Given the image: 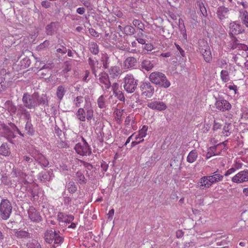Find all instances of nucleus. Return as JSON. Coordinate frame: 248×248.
<instances>
[{
    "label": "nucleus",
    "instance_id": "1",
    "mask_svg": "<svg viewBox=\"0 0 248 248\" xmlns=\"http://www.w3.org/2000/svg\"><path fill=\"white\" fill-rule=\"evenodd\" d=\"M11 175L10 180L11 186L16 187L19 185L22 190L30 192L32 196H35V194L33 193L31 189L35 185L27 180L26 179L27 174L25 172L19 169H15L13 170Z\"/></svg>",
    "mask_w": 248,
    "mask_h": 248
},
{
    "label": "nucleus",
    "instance_id": "2",
    "mask_svg": "<svg viewBox=\"0 0 248 248\" xmlns=\"http://www.w3.org/2000/svg\"><path fill=\"white\" fill-rule=\"evenodd\" d=\"M93 110L90 99L85 97L83 108H80L76 113V118L80 122H90L93 117Z\"/></svg>",
    "mask_w": 248,
    "mask_h": 248
},
{
    "label": "nucleus",
    "instance_id": "3",
    "mask_svg": "<svg viewBox=\"0 0 248 248\" xmlns=\"http://www.w3.org/2000/svg\"><path fill=\"white\" fill-rule=\"evenodd\" d=\"M149 79L152 83L164 88H168L170 86V82L162 72H152L149 76Z\"/></svg>",
    "mask_w": 248,
    "mask_h": 248
},
{
    "label": "nucleus",
    "instance_id": "4",
    "mask_svg": "<svg viewBox=\"0 0 248 248\" xmlns=\"http://www.w3.org/2000/svg\"><path fill=\"white\" fill-rule=\"evenodd\" d=\"M224 47V50L226 52L235 49H242L246 51L248 48L246 45L240 43L236 38L233 35L230 36V40L225 44Z\"/></svg>",
    "mask_w": 248,
    "mask_h": 248
},
{
    "label": "nucleus",
    "instance_id": "5",
    "mask_svg": "<svg viewBox=\"0 0 248 248\" xmlns=\"http://www.w3.org/2000/svg\"><path fill=\"white\" fill-rule=\"evenodd\" d=\"M12 211L11 202L7 199H2L0 203V216L4 220L9 218Z\"/></svg>",
    "mask_w": 248,
    "mask_h": 248
},
{
    "label": "nucleus",
    "instance_id": "6",
    "mask_svg": "<svg viewBox=\"0 0 248 248\" xmlns=\"http://www.w3.org/2000/svg\"><path fill=\"white\" fill-rule=\"evenodd\" d=\"M137 80H136L133 76L127 74L124 78V88L128 93H133L137 86Z\"/></svg>",
    "mask_w": 248,
    "mask_h": 248
},
{
    "label": "nucleus",
    "instance_id": "7",
    "mask_svg": "<svg viewBox=\"0 0 248 248\" xmlns=\"http://www.w3.org/2000/svg\"><path fill=\"white\" fill-rule=\"evenodd\" d=\"M22 101L25 107L31 109L37 106V93L31 95L28 93L24 94Z\"/></svg>",
    "mask_w": 248,
    "mask_h": 248
},
{
    "label": "nucleus",
    "instance_id": "8",
    "mask_svg": "<svg viewBox=\"0 0 248 248\" xmlns=\"http://www.w3.org/2000/svg\"><path fill=\"white\" fill-rule=\"evenodd\" d=\"M82 142L76 144L74 147L76 153L82 156L89 155L91 153V149L85 140L82 137Z\"/></svg>",
    "mask_w": 248,
    "mask_h": 248
},
{
    "label": "nucleus",
    "instance_id": "9",
    "mask_svg": "<svg viewBox=\"0 0 248 248\" xmlns=\"http://www.w3.org/2000/svg\"><path fill=\"white\" fill-rule=\"evenodd\" d=\"M199 49L205 61L207 62H210L212 60V55L207 42L204 40H200L199 41Z\"/></svg>",
    "mask_w": 248,
    "mask_h": 248
},
{
    "label": "nucleus",
    "instance_id": "10",
    "mask_svg": "<svg viewBox=\"0 0 248 248\" xmlns=\"http://www.w3.org/2000/svg\"><path fill=\"white\" fill-rule=\"evenodd\" d=\"M140 88L142 94L146 97L151 98L153 95L155 89L149 82H142L140 85Z\"/></svg>",
    "mask_w": 248,
    "mask_h": 248
},
{
    "label": "nucleus",
    "instance_id": "11",
    "mask_svg": "<svg viewBox=\"0 0 248 248\" xmlns=\"http://www.w3.org/2000/svg\"><path fill=\"white\" fill-rule=\"evenodd\" d=\"M232 181L235 183H242L248 181V170L239 171L232 178Z\"/></svg>",
    "mask_w": 248,
    "mask_h": 248
},
{
    "label": "nucleus",
    "instance_id": "12",
    "mask_svg": "<svg viewBox=\"0 0 248 248\" xmlns=\"http://www.w3.org/2000/svg\"><path fill=\"white\" fill-rule=\"evenodd\" d=\"M147 106L152 109L158 111L164 110L167 108V106L164 102L155 100H151L149 101Z\"/></svg>",
    "mask_w": 248,
    "mask_h": 248
},
{
    "label": "nucleus",
    "instance_id": "13",
    "mask_svg": "<svg viewBox=\"0 0 248 248\" xmlns=\"http://www.w3.org/2000/svg\"><path fill=\"white\" fill-rule=\"evenodd\" d=\"M215 106L218 110L222 111L229 110L232 108L230 103L227 100L224 99L217 100Z\"/></svg>",
    "mask_w": 248,
    "mask_h": 248
},
{
    "label": "nucleus",
    "instance_id": "14",
    "mask_svg": "<svg viewBox=\"0 0 248 248\" xmlns=\"http://www.w3.org/2000/svg\"><path fill=\"white\" fill-rule=\"evenodd\" d=\"M98 82L103 90H107L110 87V82L108 76L105 73H101L99 75Z\"/></svg>",
    "mask_w": 248,
    "mask_h": 248
},
{
    "label": "nucleus",
    "instance_id": "15",
    "mask_svg": "<svg viewBox=\"0 0 248 248\" xmlns=\"http://www.w3.org/2000/svg\"><path fill=\"white\" fill-rule=\"evenodd\" d=\"M28 216L31 221L39 222L41 221L42 217L40 213L33 207H30L28 211Z\"/></svg>",
    "mask_w": 248,
    "mask_h": 248
},
{
    "label": "nucleus",
    "instance_id": "16",
    "mask_svg": "<svg viewBox=\"0 0 248 248\" xmlns=\"http://www.w3.org/2000/svg\"><path fill=\"white\" fill-rule=\"evenodd\" d=\"M229 13V10L224 6H219L217 10V15L218 18L222 21L228 18Z\"/></svg>",
    "mask_w": 248,
    "mask_h": 248
},
{
    "label": "nucleus",
    "instance_id": "17",
    "mask_svg": "<svg viewBox=\"0 0 248 248\" xmlns=\"http://www.w3.org/2000/svg\"><path fill=\"white\" fill-rule=\"evenodd\" d=\"M230 32L232 35L239 34L244 31L241 26L236 22H232L229 25Z\"/></svg>",
    "mask_w": 248,
    "mask_h": 248
},
{
    "label": "nucleus",
    "instance_id": "18",
    "mask_svg": "<svg viewBox=\"0 0 248 248\" xmlns=\"http://www.w3.org/2000/svg\"><path fill=\"white\" fill-rule=\"evenodd\" d=\"M54 177L52 171H42L39 173L38 176V179L43 183H46L52 179Z\"/></svg>",
    "mask_w": 248,
    "mask_h": 248
},
{
    "label": "nucleus",
    "instance_id": "19",
    "mask_svg": "<svg viewBox=\"0 0 248 248\" xmlns=\"http://www.w3.org/2000/svg\"><path fill=\"white\" fill-rule=\"evenodd\" d=\"M148 129V126L144 125L142 126L141 129L139 130L138 133H135L134 135L135 140H138L140 143L144 141V138L147 135V132Z\"/></svg>",
    "mask_w": 248,
    "mask_h": 248
},
{
    "label": "nucleus",
    "instance_id": "20",
    "mask_svg": "<svg viewBox=\"0 0 248 248\" xmlns=\"http://www.w3.org/2000/svg\"><path fill=\"white\" fill-rule=\"evenodd\" d=\"M137 64L136 59L133 57H128L124 62V68L125 69H134Z\"/></svg>",
    "mask_w": 248,
    "mask_h": 248
},
{
    "label": "nucleus",
    "instance_id": "21",
    "mask_svg": "<svg viewBox=\"0 0 248 248\" xmlns=\"http://www.w3.org/2000/svg\"><path fill=\"white\" fill-rule=\"evenodd\" d=\"M58 220L60 222L69 223L74 219V217L71 215H66L62 212H59L57 216Z\"/></svg>",
    "mask_w": 248,
    "mask_h": 248
},
{
    "label": "nucleus",
    "instance_id": "22",
    "mask_svg": "<svg viewBox=\"0 0 248 248\" xmlns=\"http://www.w3.org/2000/svg\"><path fill=\"white\" fill-rule=\"evenodd\" d=\"M201 189H205L209 188L213 184L210 178L208 176H203L199 181Z\"/></svg>",
    "mask_w": 248,
    "mask_h": 248
},
{
    "label": "nucleus",
    "instance_id": "23",
    "mask_svg": "<svg viewBox=\"0 0 248 248\" xmlns=\"http://www.w3.org/2000/svg\"><path fill=\"white\" fill-rule=\"evenodd\" d=\"M14 234L18 239H27L31 238V234L28 231L22 230H14Z\"/></svg>",
    "mask_w": 248,
    "mask_h": 248
},
{
    "label": "nucleus",
    "instance_id": "24",
    "mask_svg": "<svg viewBox=\"0 0 248 248\" xmlns=\"http://www.w3.org/2000/svg\"><path fill=\"white\" fill-rule=\"evenodd\" d=\"M219 147V145L212 146L209 148L206 155L207 159H209L212 156L217 155L220 154V151H217V149Z\"/></svg>",
    "mask_w": 248,
    "mask_h": 248
},
{
    "label": "nucleus",
    "instance_id": "25",
    "mask_svg": "<svg viewBox=\"0 0 248 248\" xmlns=\"http://www.w3.org/2000/svg\"><path fill=\"white\" fill-rule=\"evenodd\" d=\"M155 62L153 61L144 60L141 62V68L147 71L151 70L154 67Z\"/></svg>",
    "mask_w": 248,
    "mask_h": 248
},
{
    "label": "nucleus",
    "instance_id": "26",
    "mask_svg": "<svg viewBox=\"0 0 248 248\" xmlns=\"http://www.w3.org/2000/svg\"><path fill=\"white\" fill-rule=\"evenodd\" d=\"M124 123L126 127L127 128V129H128V131H130L131 128L133 129L134 130H135V129L134 128L135 122L134 121V117L133 116H127L125 119ZM125 130L127 131V129H126Z\"/></svg>",
    "mask_w": 248,
    "mask_h": 248
},
{
    "label": "nucleus",
    "instance_id": "27",
    "mask_svg": "<svg viewBox=\"0 0 248 248\" xmlns=\"http://www.w3.org/2000/svg\"><path fill=\"white\" fill-rule=\"evenodd\" d=\"M75 180L79 184H84L86 183V179L83 171H78L76 173Z\"/></svg>",
    "mask_w": 248,
    "mask_h": 248
},
{
    "label": "nucleus",
    "instance_id": "28",
    "mask_svg": "<svg viewBox=\"0 0 248 248\" xmlns=\"http://www.w3.org/2000/svg\"><path fill=\"white\" fill-rule=\"evenodd\" d=\"M57 23L56 22H51L47 25L46 28V34L49 35L53 34L57 30Z\"/></svg>",
    "mask_w": 248,
    "mask_h": 248
},
{
    "label": "nucleus",
    "instance_id": "29",
    "mask_svg": "<svg viewBox=\"0 0 248 248\" xmlns=\"http://www.w3.org/2000/svg\"><path fill=\"white\" fill-rule=\"evenodd\" d=\"M109 73L111 77L115 78L121 74L122 71L119 67L115 66L109 69Z\"/></svg>",
    "mask_w": 248,
    "mask_h": 248
},
{
    "label": "nucleus",
    "instance_id": "30",
    "mask_svg": "<svg viewBox=\"0 0 248 248\" xmlns=\"http://www.w3.org/2000/svg\"><path fill=\"white\" fill-rule=\"evenodd\" d=\"M198 157V153L196 150H193L190 151L186 158L187 161L189 163H192L195 162Z\"/></svg>",
    "mask_w": 248,
    "mask_h": 248
},
{
    "label": "nucleus",
    "instance_id": "31",
    "mask_svg": "<svg viewBox=\"0 0 248 248\" xmlns=\"http://www.w3.org/2000/svg\"><path fill=\"white\" fill-rule=\"evenodd\" d=\"M56 234L57 233L55 232H53L52 231L47 232L45 233V235L46 241L49 244L52 243L54 241Z\"/></svg>",
    "mask_w": 248,
    "mask_h": 248
},
{
    "label": "nucleus",
    "instance_id": "32",
    "mask_svg": "<svg viewBox=\"0 0 248 248\" xmlns=\"http://www.w3.org/2000/svg\"><path fill=\"white\" fill-rule=\"evenodd\" d=\"M240 17L244 25L248 27V12L247 10H240Z\"/></svg>",
    "mask_w": 248,
    "mask_h": 248
},
{
    "label": "nucleus",
    "instance_id": "33",
    "mask_svg": "<svg viewBox=\"0 0 248 248\" xmlns=\"http://www.w3.org/2000/svg\"><path fill=\"white\" fill-rule=\"evenodd\" d=\"M35 159L44 167H46L49 165L48 160L42 155H39L38 157L35 158Z\"/></svg>",
    "mask_w": 248,
    "mask_h": 248
},
{
    "label": "nucleus",
    "instance_id": "34",
    "mask_svg": "<svg viewBox=\"0 0 248 248\" xmlns=\"http://www.w3.org/2000/svg\"><path fill=\"white\" fill-rule=\"evenodd\" d=\"M232 125L231 124H226L223 128L222 134L226 137L229 136L232 133Z\"/></svg>",
    "mask_w": 248,
    "mask_h": 248
},
{
    "label": "nucleus",
    "instance_id": "35",
    "mask_svg": "<svg viewBox=\"0 0 248 248\" xmlns=\"http://www.w3.org/2000/svg\"><path fill=\"white\" fill-rule=\"evenodd\" d=\"M223 178V175L216 172H214L212 175L209 176V178L211 179L213 184L222 181Z\"/></svg>",
    "mask_w": 248,
    "mask_h": 248
},
{
    "label": "nucleus",
    "instance_id": "36",
    "mask_svg": "<svg viewBox=\"0 0 248 248\" xmlns=\"http://www.w3.org/2000/svg\"><path fill=\"white\" fill-rule=\"evenodd\" d=\"M89 47L90 51L93 54L96 55L99 52L98 46L94 42H90L89 43Z\"/></svg>",
    "mask_w": 248,
    "mask_h": 248
},
{
    "label": "nucleus",
    "instance_id": "37",
    "mask_svg": "<svg viewBox=\"0 0 248 248\" xmlns=\"http://www.w3.org/2000/svg\"><path fill=\"white\" fill-rule=\"evenodd\" d=\"M65 92H66V91L65 90L63 86H59L57 88V92H56V95H57L58 98L60 100H61L62 99L65 93Z\"/></svg>",
    "mask_w": 248,
    "mask_h": 248
},
{
    "label": "nucleus",
    "instance_id": "38",
    "mask_svg": "<svg viewBox=\"0 0 248 248\" xmlns=\"http://www.w3.org/2000/svg\"><path fill=\"white\" fill-rule=\"evenodd\" d=\"M2 136L6 138L8 140H11L15 137L14 133L10 130L7 126L4 131L3 134H2Z\"/></svg>",
    "mask_w": 248,
    "mask_h": 248
},
{
    "label": "nucleus",
    "instance_id": "39",
    "mask_svg": "<svg viewBox=\"0 0 248 248\" xmlns=\"http://www.w3.org/2000/svg\"><path fill=\"white\" fill-rule=\"evenodd\" d=\"M85 98L82 96H78L73 100V104L77 108L80 107L83 102H85Z\"/></svg>",
    "mask_w": 248,
    "mask_h": 248
},
{
    "label": "nucleus",
    "instance_id": "40",
    "mask_svg": "<svg viewBox=\"0 0 248 248\" xmlns=\"http://www.w3.org/2000/svg\"><path fill=\"white\" fill-rule=\"evenodd\" d=\"M0 154L5 156L10 155V152L7 145L3 144L0 147Z\"/></svg>",
    "mask_w": 248,
    "mask_h": 248
},
{
    "label": "nucleus",
    "instance_id": "41",
    "mask_svg": "<svg viewBox=\"0 0 248 248\" xmlns=\"http://www.w3.org/2000/svg\"><path fill=\"white\" fill-rule=\"evenodd\" d=\"M220 78L223 82H228L230 79L228 71L222 70L220 72Z\"/></svg>",
    "mask_w": 248,
    "mask_h": 248
},
{
    "label": "nucleus",
    "instance_id": "42",
    "mask_svg": "<svg viewBox=\"0 0 248 248\" xmlns=\"http://www.w3.org/2000/svg\"><path fill=\"white\" fill-rule=\"evenodd\" d=\"M98 107L100 108H104L106 107L105 97L102 95L97 99Z\"/></svg>",
    "mask_w": 248,
    "mask_h": 248
},
{
    "label": "nucleus",
    "instance_id": "43",
    "mask_svg": "<svg viewBox=\"0 0 248 248\" xmlns=\"http://www.w3.org/2000/svg\"><path fill=\"white\" fill-rule=\"evenodd\" d=\"M66 186L68 191L71 193H75L77 190V187L74 182H69Z\"/></svg>",
    "mask_w": 248,
    "mask_h": 248
},
{
    "label": "nucleus",
    "instance_id": "44",
    "mask_svg": "<svg viewBox=\"0 0 248 248\" xmlns=\"http://www.w3.org/2000/svg\"><path fill=\"white\" fill-rule=\"evenodd\" d=\"M27 248H41V245L35 240H32L27 244Z\"/></svg>",
    "mask_w": 248,
    "mask_h": 248
},
{
    "label": "nucleus",
    "instance_id": "45",
    "mask_svg": "<svg viewBox=\"0 0 248 248\" xmlns=\"http://www.w3.org/2000/svg\"><path fill=\"white\" fill-rule=\"evenodd\" d=\"M88 62L89 65L91 66L93 72V74H94L95 76H96V73H95V66L96 65L98 64V62L96 61V60L95 59H92L91 58H89L88 59Z\"/></svg>",
    "mask_w": 248,
    "mask_h": 248
},
{
    "label": "nucleus",
    "instance_id": "46",
    "mask_svg": "<svg viewBox=\"0 0 248 248\" xmlns=\"http://www.w3.org/2000/svg\"><path fill=\"white\" fill-rule=\"evenodd\" d=\"M22 68H26L30 66L31 63V60L27 57L23 58L20 62Z\"/></svg>",
    "mask_w": 248,
    "mask_h": 248
},
{
    "label": "nucleus",
    "instance_id": "47",
    "mask_svg": "<svg viewBox=\"0 0 248 248\" xmlns=\"http://www.w3.org/2000/svg\"><path fill=\"white\" fill-rule=\"evenodd\" d=\"M133 24L135 27L142 31L144 29V24L138 19H134L133 21Z\"/></svg>",
    "mask_w": 248,
    "mask_h": 248
},
{
    "label": "nucleus",
    "instance_id": "48",
    "mask_svg": "<svg viewBox=\"0 0 248 248\" xmlns=\"http://www.w3.org/2000/svg\"><path fill=\"white\" fill-rule=\"evenodd\" d=\"M25 129L27 133L30 135H33L34 131L33 130L32 125L31 124V121H28L25 125Z\"/></svg>",
    "mask_w": 248,
    "mask_h": 248
},
{
    "label": "nucleus",
    "instance_id": "49",
    "mask_svg": "<svg viewBox=\"0 0 248 248\" xmlns=\"http://www.w3.org/2000/svg\"><path fill=\"white\" fill-rule=\"evenodd\" d=\"M180 37L181 40L183 42H187V37L186 28L184 26L183 28L180 30Z\"/></svg>",
    "mask_w": 248,
    "mask_h": 248
},
{
    "label": "nucleus",
    "instance_id": "50",
    "mask_svg": "<svg viewBox=\"0 0 248 248\" xmlns=\"http://www.w3.org/2000/svg\"><path fill=\"white\" fill-rule=\"evenodd\" d=\"M20 112L21 114L25 117V118L28 121H31V116L30 113L29 111H28L26 109H25L23 107H21V109H19Z\"/></svg>",
    "mask_w": 248,
    "mask_h": 248
},
{
    "label": "nucleus",
    "instance_id": "51",
    "mask_svg": "<svg viewBox=\"0 0 248 248\" xmlns=\"http://www.w3.org/2000/svg\"><path fill=\"white\" fill-rule=\"evenodd\" d=\"M227 60L225 59H218L216 62L217 67L222 68L227 64Z\"/></svg>",
    "mask_w": 248,
    "mask_h": 248
},
{
    "label": "nucleus",
    "instance_id": "52",
    "mask_svg": "<svg viewBox=\"0 0 248 248\" xmlns=\"http://www.w3.org/2000/svg\"><path fill=\"white\" fill-rule=\"evenodd\" d=\"M198 6L200 10V11L201 12L202 15L205 16L207 15V12L206 10L205 9V7L204 5V4L202 2L198 1Z\"/></svg>",
    "mask_w": 248,
    "mask_h": 248
},
{
    "label": "nucleus",
    "instance_id": "53",
    "mask_svg": "<svg viewBox=\"0 0 248 248\" xmlns=\"http://www.w3.org/2000/svg\"><path fill=\"white\" fill-rule=\"evenodd\" d=\"M143 35V33L142 32H140V33H138L137 36H135V37L136 38V40L139 44L144 45L146 43L145 40L140 37Z\"/></svg>",
    "mask_w": 248,
    "mask_h": 248
},
{
    "label": "nucleus",
    "instance_id": "54",
    "mask_svg": "<svg viewBox=\"0 0 248 248\" xmlns=\"http://www.w3.org/2000/svg\"><path fill=\"white\" fill-rule=\"evenodd\" d=\"M124 31L130 35H132L135 33V30L131 26L127 25L124 27Z\"/></svg>",
    "mask_w": 248,
    "mask_h": 248
},
{
    "label": "nucleus",
    "instance_id": "55",
    "mask_svg": "<svg viewBox=\"0 0 248 248\" xmlns=\"http://www.w3.org/2000/svg\"><path fill=\"white\" fill-rule=\"evenodd\" d=\"M47 100L45 97H40L37 93V105H46Z\"/></svg>",
    "mask_w": 248,
    "mask_h": 248
},
{
    "label": "nucleus",
    "instance_id": "56",
    "mask_svg": "<svg viewBox=\"0 0 248 248\" xmlns=\"http://www.w3.org/2000/svg\"><path fill=\"white\" fill-rule=\"evenodd\" d=\"M54 244L57 245H60L63 242V238L62 237L59 236L57 233L54 239Z\"/></svg>",
    "mask_w": 248,
    "mask_h": 248
},
{
    "label": "nucleus",
    "instance_id": "57",
    "mask_svg": "<svg viewBox=\"0 0 248 248\" xmlns=\"http://www.w3.org/2000/svg\"><path fill=\"white\" fill-rule=\"evenodd\" d=\"M242 118L245 119H248V108H242Z\"/></svg>",
    "mask_w": 248,
    "mask_h": 248
},
{
    "label": "nucleus",
    "instance_id": "58",
    "mask_svg": "<svg viewBox=\"0 0 248 248\" xmlns=\"http://www.w3.org/2000/svg\"><path fill=\"white\" fill-rule=\"evenodd\" d=\"M123 110H120V109H116L115 111H114V114L115 115V118L117 119V120H120L121 119V117L122 116V114H123Z\"/></svg>",
    "mask_w": 248,
    "mask_h": 248
},
{
    "label": "nucleus",
    "instance_id": "59",
    "mask_svg": "<svg viewBox=\"0 0 248 248\" xmlns=\"http://www.w3.org/2000/svg\"><path fill=\"white\" fill-rule=\"evenodd\" d=\"M221 126H222V124L220 123L215 121L214 123V125L213 126V130L214 131H217L218 129H220L221 128Z\"/></svg>",
    "mask_w": 248,
    "mask_h": 248
},
{
    "label": "nucleus",
    "instance_id": "60",
    "mask_svg": "<svg viewBox=\"0 0 248 248\" xmlns=\"http://www.w3.org/2000/svg\"><path fill=\"white\" fill-rule=\"evenodd\" d=\"M226 87L228 89H229L230 90L232 91L234 94H235L237 93V86L233 84V85H229L228 86L226 85Z\"/></svg>",
    "mask_w": 248,
    "mask_h": 248
},
{
    "label": "nucleus",
    "instance_id": "61",
    "mask_svg": "<svg viewBox=\"0 0 248 248\" xmlns=\"http://www.w3.org/2000/svg\"><path fill=\"white\" fill-rule=\"evenodd\" d=\"M243 164L239 161H236L232 165V167L235 170L241 169L242 167Z\"/></svg>",
    "mask_w": 248,
    "mask_h": 248
},
{
    "label": "nucleus",
    "instance_id": "62",
    "mask_svg": "<svg viewBox=\"0 0 248 248\" xmlns=\"http://www.w3.org/2000/svg\"><path fill=\"white\" fill-rule=\"evenodd\" d=\"M237 3L238 4L242 5L244 9L248 8V2L245 0L238 1Z\"/></svg>",
    "mask_w": 248,
    "mask_h": 248
},
{
    "label": "nucleus",
    "instance_id": "63",
    "mask_svg": "<svg viewBox=\"0 0 248 248\" xmlns=\"http://www.w3.org/2000/svg\"><path fill=\"white\" fill-rule=\"evenodd\" d=\"M119 85L118 83H114L112 84V85L111 86V88H112V90L114 93H117L118 91H120L119 90Z\"/></svg>",
    "mask_w": 248,
    "mask_h": 248
},
{
    "label": "nucleus",
    "instance_id": "64",
    "mask_svg": "<svg viewBox=\"0 0 248 248\" xmlns=\"http://www.w3.org/2000/svg\"><path fill=\"white\" fill-rule=\"evenodd\" d=\"M118 98L121 101H124L125 99L124 96L121 91H118L117 93H114Z\"/></svg>",
    "mask_w": 248,
    "mask_h": 248
}]
</instances>
